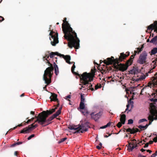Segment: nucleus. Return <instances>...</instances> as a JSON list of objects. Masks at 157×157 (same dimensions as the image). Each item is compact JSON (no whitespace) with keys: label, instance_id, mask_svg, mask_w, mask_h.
I'll return each mask as SVG.
<instances>
[{"label":"nucleus","instance_id":"nucleus-1","mask_svg":"<svg viewBox=\"0 0 157 157\" xmlns=\"http://www.w3.org/2000/svg\"><path fill=\"white\" fill-rule=\"evenodd\" d=\"M56 55L59 56L60 57H62L65 59L67 63H69V55L65 56L57 52H50L49 51L46 52L44 56L43 57V59L44 61L45 60L47 61L46 63H48V66L50 67L47 68L44 71L43 78L45 83L47 85L51 83V78L53 74L54 70L53 64L50 63L49 61L50 59H48L49 57L51 58H52L53 62H55H55L57 63V57H55Z\"/></svg>","mask_w":157,"mask_h":157},{"label":"nucleus","instance_id":"nucleus-2","mask_svg":"<svg viewBox=\"0 0 157 157\" xmlns=\"http://www.w3.org/2000/svg\"><path fill=\"white\" fill-rule=\"evenodd\" d=\"M56 108L52 109L51 110H47L46 111H44L39 114L38 116L36 117L37 118L35 122H37L38 123L41 125H46L50 124V122L56 118L59 114V111L56 112L52 116L47 119L48 116L54 112Z\"/></svg>","mask_w":157,"mask_h":157},{"label":"nucleus","instance_id":"nucleus-3","mask_svg":"<svg viewBox=\"0 0 157 157\" xmlns=\"http://www.w3.org/2000/svg\"><path fill=\"white\" fill-rule=\"evenodd\" d=\"M71 56H69V64H73V65L71 68V71L72 72L74 75L78 76L80 79V82L83 83L84 85L88 84L89 82H90L93 80V76L95 75V73L96 69L94 68V69H91V71L92 74L90 73H87L86 72L80 75L78 73L74 71L75 69V62H71Z\"/></svg>","mask_w":157,"mask_h":157},{"label":"nucleus","instance_id":"nucleus-4","mask_svg":"<svg viewBox=\"0 0 157 157\" xmlns=\"http://www.w3.org/2000/svg\"><path fill=\"white\" fill-rule=\"evenodd\" d=\"M80 40L77 37V34L69 25V48L74 47L76 49L79 48Z\"/></svg>","mask_w":157,"mask_h":157},{"label":"nucleus","instance_id":"nucleus-5","mask_svg":"<svg viewBox=\"0 0 157 157\" xmlns=\"http://www.w3.org/2000/svg\"><path fill=\"white\" fill-rule=\"evenodd\" d=\"M129 52H127L126 54L122 52L120 53V55L118 58L114 59L113 56H111V58H108L107 60H104L103 61L104 63L107 65L113 64L114 66L115 64H118L120 62L122 61L123 60L125 59L126 57L129 55Z\"/></svg>","mask_w":157,"mask_h":157},{"label":"nucleus","instance_id":"nucleus-6","mask_svg":"<svg viewBox=\"0 0 157 157\" xmlns=\"http://www.w3.org/2000/svg\"><path fill=\"white\" fill-rule=\"evenodd\" d=\"M89 127L87 124H82L81 125H78L77 126H69V129L71 130H74L75 131L74 132V133L80 132L82 133L87 131Z\"/></svg>","mask_w":157,"mask_h":157},{"label":"nucleus","instance_id":"nucleus-7","mask_svg":"<svg viewBox=\"0 0 157 157\" xmlns=\"http://www.w3.org/2000/svg\"><path fill=\"white\" fill-rule=\"evenodd\" d=\"M62 29L64 34V37L67 41V45L69 46V23L67 21V18L65 17L63 20Z\"/></svg>","mask_w":157,"mask_h":157},{"label":"nucleus","instance_id":"nucleus-8","mask_svg":"<svg viewBox=\"0 0 157 157\" xmlns=\"http://www.w3.org/2000/svg\"><path fill=\"white\" fill-rule=\"evenodd\" d=\"M49 35L51 44L53 46H55L59 43L58 33L52 30L51 31Z\"/></svg>","mask_w":157,"mask_h":157},{"label":"nucleus","instance_id":"nucleus-9","mask_svg":"<svg viewBox=\"0 0 157 157\" xmlns=\"http://www.w3.org/2000/svg\"><path fill=\"white\" fill-rule=\"evenodd\" d=\"M147 56V53L146 51H144L140 54L139 59L137 61V62L141 64L145 63L146 62V60Z\"/></svg>","mask_w":157,"mask_h":157},{"label":"nucleus","instance_id":"nucleus-10","mask_svg":"<svg viewBox=\"0 0 157 157\" xmlns=\"http://www.w3.org/2000/svg\"><path fill=\"white\" fill-rule=\"evenodd\" d=\"M117 65L115 64L114 66V68L115 69L116 71H118V70L124 72L126 71L128 67L125 64L119 63Z\"/></svg>","mask_w":157,"mask_h":157},{"label":"nucleus","instance_id":"nucleus-11","mask_svg":"<svg viewBox=\"0 0 157 157\" xmlns=\"http://www.w3.org/2000/svg\"><path fill=\"white\" fill-rule=\"evenodd\" d=\"M152 82H149L148 84L144 87L141 90V92H142L143 90L145 89H146L147 87H149L151 88V86H155V85H157V78H156L153 77V78L151 79Z\"/></svg>","mask_w":157,"mask_h":157},{"label":"nucleus","instance_id":"nucleus-12","mask_svg":"<svg viewBox=\"0 0 157 157\" xmlns=\"http://www.w3.org/2000/svg\"><path fill=\"white\" fill-rule=\"evenodd\" d=\"M147 30H154V32L157 33V21H154L153 23L148 26L147 28Z\"/></svg>","mask_w":157,"mask_h":157},{"label":"nucleus","instance_id":"nucleus-13","mask_svg":"<svg viewBox=\"0 0 157 157\" xmlns=\"http://www.w3.org/2000/svg\"><path fill=\"white\" fill-rule=\"evenodd\" d=\"M150 113L151 114H155L157 113V111L155 109V106L153 103L150 104Z\"/></svg>","mask_w":157,"mask_h":157},{"label":"nucleus","instance_id":"nucleus-14","mask_svg":"<svg viewBox=\"0 0 157 157\" xmlns=\"http://www.w3.org/2000/svg\"><path fill=\"white\" fill-rule=\"evenodd\" d=\"M102 114V112H100L95 114H94V113H92L91 115L92 117L95 121H97L100 118Z\"/></svg>","mask_w":157,"mask_h":157},{"label":"nucleus","instance_id":"nucleus-15","mask_svg":"<svg viewBox=\"0 0 157 157\" xmlns=\"http://www.w3.org/2000/svg\"><path fill=\"white\" fill-rule=\"evenodd\" d=\"M126 131L128 132H130L131 134H134L139 131V129L137 128H133L132 129L129 128L126 130Z\"/></svg>","mask_w":157,"mask_h":157},{"label":"nucleus","instance_id":"nucleus-16","mask_svg":"<svg viewBox=\"0 0 157 157\" xmlns=\"http://www.w3.org/2000/svg\"><path fill=\"white\" fill-rule=\"evenodd\" d=\"M51 93L52 95L50 97L51 101H54L58 102V100L57 98V95L55 93Z\"/></svg>","mask_w":157,"mask_h":157},{"label":"nucleus","instance_id":"nucleus-17","mask_svg":"<svg viewBox=\"0 0 157 157\" xmlns=\"http://www.w3.org/2000/svg\"><path fill=\"white\" fill-rule=\"evenodd\" d=\"M151 114V115L149 116L148 117V119L149 121H151V120L152 121V120H153V121L154 120H157V113L155 114Z\"/></svg>","mask_w":157,"mask_h":157},{"label":"nucleus","instance_id":"nucleus-18","mask_svg":"<svg viewBox=\"0 0 157 157\" xmlns=\"http://www.w3.org/2000/svg\"><path fill=\"white\" fill-rule=\"evenodd\" d=\"M53 68L54 69L55 73L56 75H57L59 73V68L58 66L56 64V62H53Z\"/></svg>","mask_w":157,"mask_h":157},{"label":"nucleus","instance_id":"nucleus-19","mask_svg":"<svg viewBox=\"0 0 157 157\" xmlns=\"http://www.w3.org/2000/svg\"><path fill=\"white\" fill-rule=\"evenodd\" d=\"M126 115L124 114H123L121 115L120 121L122 122V124H124L126 121Z\"/></svg>","mask_w":157,"mask_h":157},{"label":"nucleus","instance_id":"nucleus-20","mask_svg":"<svg viewBox=\"0 0 157 157\" xmlns=\"http://www.w3.org/2000/svg\"><path fill=\"white\" fill-rule=\"evenodd\" d=\"M141 143H142V141H140L139 143L136 144L132 145V147H130V148L128 149V150L129 151H132L134 148L138 146V144L140 145V144Z\"/></svg>","mask_w":157,"mask_h":157},{"label":"nucleus","instance_id":"nucleus-21","mask_svg":"<svg viewBox=\"0 0 157 157\" xmlns=\"http://www.w3.org/2000/svg\"><path fill=\"white\" fill-rule=\"evenodd\" d=\"M30 129L29 127H26L23 128L21 131L20 133H28L30 132Z\"/></svg>","mask_w":157,"mask_h":157},{"label":"nucleus","instance_id":"nucleus-22","mask_svg":"<svg viewBox=\"0 0 157 157\" xmlns=\"http://www.w3.org/2000/svg\"><path fill=\"white\" fill-rule=\"evenodd\" d=\"M157 53V48L155 47L154 48L152 49L151 52H150V54L152 56V55H154Z\"/></svg>","mask_w":157,"mask_h":157},{"label":"nucleus","instance_id":"nucleus-23","mask_svg":"<svg viewBox=\"0 0 157 157\" xmlns=\"http://www.w3.org/2000/svg\"><path fill=\"white\" fill-rule=\"evenodd\" d=\"M82 83L83 84V83ZM86 85H87L86 86H88V87L89 88L90 90H91L92 91L94 90V88L92 87L93 86L92 84H89V83L88 84H86ZM82 85H83L82 86H81L82 87L85 88V86H86V85H84L83 84H82Z\"/></svg>","mask_w":157,"mask_h":157},{"label":"nucleus","instance_id":"nucleus-24","mask_svg":"<svg viewBox=\"0 0 157 157\" xmlns=\"http://www.w3.org/2000/svg\"><path fill=\"white\" fill-rule=\"evenodd\" d=\"M150 42L156 44L157 43V36L153 38L150 41Z\"/></svg>","mask_w":157,"mask_h":157},{"label":"nucleus","instance_id":"nucleus-25","mask_svg":"<svg viewBox=\"0 0 157 157\" xmlns=\"http://www.w3.org/2000/svg\"><path fill=\"white\" fill-rule=\"evenodd\" d=\"M82 113H83L84 115H86L88 113V111L86 109H82V111H81Z\"/></svg>","mask_w":157,"mask_h":157},{"label":"nucleus","instance_id":"nucleus-26","mask_svg":"<svg viewBox=\"0 0 157 157\" xmlns=\"http://www.w3.org/2000/svg\"><path fill=\"white\" fill-rule=\"evenodd\" d=\"M84 94H81V101L80 102L84 103L85 102V98L84 96Z\"/></svg>","mask_w":157,"mask_h":157},{"label":"nucleus","instance_id":"nucleus-27","mask_svg":"<svg viewBox=\"0 0 157 157\" xmlns=\"http://www.w3.org/2000/svg\"><path fill=\"white\" fill-rule=\"evenodd\" d=\"M79 108L81 109H83L85 108V105L84 103L80 102Z\"/></svg>","mask_w":157,"mask_h":157},{"label":"nucleus","instance_id":"nucleus-28","mask_svg":"<svg viewBox=\"0 0 157 157\" xmlns=\"http://www.w3.org/2000/svg\"><path fill=\"white\" fill-rule=\"evenodd\" d=\"M132 63V62L128 59L126 62L125 64L128 67V66L131 65Z\"/></svg>","mask_w":157,"mask_h":157},{"label":"nucleus","instance_id":"nucleus-29","mask_svg":"<svg viewBox=\"0 0 157 157\" xmlns=\"http://www.w3.org/2000/svg\"><path fill=\"white\" fill-rule=\"evenodd\" d=\"M144 47V44H143L140 48H136V49H137V51H138V54L141 51L143 50V49Z\"/></svg>","mask_w":157,"mask_h":157},{"label":"nucleus","instance_id":"nucleus-30","mask_svg":"<svg viewBox=\"0 0 157 157\" xmlns=\"http://www.w3.org/2000/svg\"><path fill=\"white\" fill-rule=\"evenodd\" d=\"M101 84H100L99 85L98 84L96 85L95 86V90H97L99 88H101Z\"/></svg>","mask_w":157,"mask_h":157},{"label":"nucleus","instance_id":"nucleus-31","mask_svg":"<svg viewBox=\"0 0 157 157\" xmlns=\"http://www.w3.org/2000/svg\"><path fill=\"white\" fill-rule=\"evenodd\" d=\"M67 139V138L65 137L61 139L59 141H58V143H60L63 142L65 140H66Z\"/></svg>","mask_w":157,"mask_h":157},{"label":"nucleus","instance_id":"nucleus-32","mask_svg":"<svg viewBox=\"0 0 157 157\" xmlns=\"http://www.w3.org/2000/svg\"><path fill=\"white\" fill-rule=\"evenodd\" d=\"M136 70L135 69H133L131 70L130 73L131 74H135L136 73Z\"/></svg>","mask_w":157,"mask_h":157},{"label":"nucleus","instance_id":"nucleus-33","mask_svg":"<svg viewBox=\"0 0 157 157\" xmlns=\"http://www.w3.org/2000/svg\"><path fill=\"white\" fill-rule=\"evenodd\" d=\"M128 149H129L130 148V147H132L131 145H134V143H131L129 141H128Z\"/></svg>","mask_w":157,"mask_h":157},{"label":"nucleus","instance_id":"nucleus-34","mask_svg":"<svg viewBox=\"0 0 157 157\" xmlns=\"http://www.w3.org/2000/svg\"><path fill=\"white\" fill-rule=\"evenodd\" d=\"M122 122H121L120 121L119 122L117 123V126L118 128H120L122 126Z\"/></svg>","mask_w":157,"mask_h":157},{"label":"nucleus","instance_id":"nucleus-35","mask_svg":"<svg viewBox=\"0 0 157 157\" xmlns=\"http://www.w3.org/2000/svg\"><path fill=\"white\" fill-rule=\"evenodd\" d=\"M147 120L145 119H140L139 121V123H140L144 121H147Z\"/></svg>","mask_w":157,"mask_h":157},{"label":"nucleus","instance_id":"nucleus-36","mask_svg":"<svg viewBox=\"0 0 157 157\" xmlns=\"http://www.w3.org/2000/svg\"><path fill=\"white\" fill-rule=\"evenodd\" d=\"M133 120L132 119H130L128 120V124H132L133 123Z\"/></svg>","mask_w":157,"mask_h":157},{"label":"nucleus","instance_id":"nucleus-37","mask_svg":"<svg viewBox=\"0 0 157 157\" xmlns=\"http://www.w3.org/2000/svg\"><path fill=\"white\" fill-rule=\"evenodd\" d=\"M138 128H140V129H143V130H144V129H145V127L144 126H142L141 125H140L138 126Z\"/></svg>","mask_w":157,"mask_h":157},{"label":"nucleus","instance_id":"nucleus-38","mask_svg":"<svg viewBox=\"0 0 157 157\" xmlns=\"http://www.w3.org/2000/svg\"><path fill=\"white\" fill-rule=\"evenodd\" d=\"M31 126H29L28 127L29 128V129L30 130H31L33 129H34V127H33V126H34V124H31Z\"/></svg>","mask_w":157,"mask_h":157},{"label":"nucleus","instance_id":"nucleus-39","mask_svg":"<svg viewBox=\"0 0 157 157\" xmlns=\"http://www.w3.org/2000/svg\"><path fill=\"white\" fill-rule=\"evenodd\" d=\"M34 136H35L34 134H32L27 139L28 140H30L32 138L34 137Z\"/></svg>","mask_w":157,"mask_h":157},{"label":"nucleus","instance_id":"nucleus-40","mask_svg":"<svg viewBox=\"0 0 157 157\" xmlns=\"http://www.w3.org/2000/svg\"><path fill=\"white\" fill-rule=\"evenodd\" d=\"M34 118H32L31 119H29L26 122V123L27 124H28L29 122H31V121H33V120L34 119Z\"/></svg>","mask_w":157,"mask_h":157},{"label":"nucleus","instance_id":"nucleus-41","mask_svg":"<svg viewBox=\"0 0 157 157\" xmlns=\"http://www.w3.org/2000/svg\"><path fill=\"white\" fill-rule=\"evenodd\" d=\"M156 66V63L155 64L153 63V64L151 66V68L153 70L155 68Z\"/></svg>","mask_w":157,"mask_h":157},{"label":"nucleus","instance_id":"nucleus-42","mask_svg":"<svg viewBox=\"0 0 157 157\" xmlns=\"http://www.w3.org/2000/svg\"><path fill=\"white\" fill-rule=\"evenodd\" d=\"M153 71V70L152 68H151V69L148 72V73H146V74L147 75V76L148 75V73H151Z\"/></svg>","mask_w":157,"mask_h":157},{"label":"nucleus","instance_id":"nucleus-43","mask_svg":"<svg viewBox=\"0 0 157 157\" xmlns=\"http://www.w3.org/2000/svg\"><path fill=\"white\" fill-rule=\"evenodd\" d=\"M156 62H157V57L156 58H155V60L153 61L152 63H154V64H155L156 63Z\"/></svg>","mask_w":157,"mask_h":157},{"label":"nucleus","instance_id":"nucleus-44","mask_svg":"<svg viewBox=\"0 0 157 157\" xmlns=\"http://www.w3.org/2000/svg\"><path fill=\"white\" fill-rule=\"evenodd\" d=\"M131 141H133V142H132V143H134V144H136V140L135 139H132L131 140Z\"/></svg>","mask_w":157,"mask_h":157},{"label":"nucleus","instance_id":"nucleus-45","mask_svg":"<svg viewBox=\"0 0 157 157\" xmlns=\"http://www.w3.org/2000/svg\"><path fill=\"white\" fill-rule=\"evenodd\" d=\"M137 157H146V156L142 155L140 153H139Z\"/></svg>","mask_w":157,"mask_h":157},{"label":"nucleus","instance_id":"nucleus-46","mask_svg":"<svg viewBox=\"0 0 157 157\" xmlns=\"http://www.w3.org/2000/svg\"><path fill=\"white\" fill-rule=\"evenodd\" d=\"M112 123V122H109V123H108L106 125L107 127H108L110 126V125Z\"/></svg>","mask_w":157,"mask_h":157},{"label":"nucleus","instance_id":"nucleus-47","mask_svg":"<svg viewBox=\"0 0 157 157\" xmlns=\"http://www.w3.org/2000/svg\"><path fill=\"white\" fill-rule=\"evenodd\" d=\"M153 140L155 142H157V136L154 138L153 139Z\"/></svg>","mask_w":157,"mask_h":157},{"label":"nucleus","instance_id":"nucleus-48","mask_svg":"<svg viewBox=\"0 0 157 157\" xmlns=\"http://www.w3.org/2000/svg\"><path fill=\"white\" fill-rule=\"evenodd\" d=\"M4 20V19L3 17L0 16V21H3Z\"/></svg>","mask_w":157,"mask_h":157},{"label":"nucleus","instance_id":"nucleus-49","mask_svg":"<svg viewBox=\"0 0 157 157\" xmlns=\"http://www.w3.org/2000/svg\"><path fill=\"white\" fill-rule=\"evenodd\" d=\"M148 144H149V143H146L145 144V145L144 146V148H146V147H147L148 146Z\"/></svg>","mask_w":157,"mask_h":157},{"label":"nucleus","instance_id":"nucleus-50","mask_svg":"<svg viewBox=\"0 0 157 157\" xmlns=\"http://www.w3.org/2000/svg\"><path fill=\"white\" fill-rule=\"evenodd\" d=\"M107 127L106 125H105L104 126H102L101 127H100V128L101 129H104V128H106Z\"/></svg>","mask_w":157,"mask_h":157},{"label":"nucleus","instance_id":"nucleus-51","mask_svg":"<svg viewBox=\"0 0 157 157\" xmlns=\"http://www.w3.org/2000/svg\"><path fill=\"white\" fill-rule=\"evenodd\" d=\"M156 155V153H154L151 156V157H155Z\"/></svg>","mask_w":157,"mask_h":157},{"label":"nucleus","instance_id":"nucleus-52","mask_svg":"<svg viewBox=\"0 0 157 157\" xmlns=\"http://www.w3.org/2000/svg\"><path fill=\"white\" fill-rule=\"evenodd\" d=\"M64 98L66 100L69 101V95L66 96L65 97H64Z\"/></svg>","mask_w":157,"mask_h":157},{"label":"nucleus","instance_id":"nucleus-53","mask_svg":"<svg viewBox=\"0 0 157 157\" xmlns=\"http://www.w3.org/2000/svg\"><path fill=\"white\" fill-rule=\"evenodd\" d=\"M22 143V142H18L16 143V144H17V145H19L21 144Z\"/></svg>","mask_w":157,"mask_h":157},{"label":"nucleus","instance_id":"nucleus-54","mask_svg":"<svg viewBox=\"0 0 157 157\" xmlns=\"http://www.w3.org/2000/svg\"><path fill=\"white\" fill-rule=\"evenodd\" d=\"M17 126H16L15 127L13 128H11V129H10V130H11H11H14V129H15L16 128H17Z\"/></svg>","mask_w":157,"mask_h":157},{"label":"nucleus","instance_id":"nucleus-55","mask_svg":"<svg viewBox=\"0 0 157 157\" xmlns=\"http://www.w3.org/2000/svg\"><path fill=\"white\" fill-rule=\"evenodd\" d=\"M96 147L97 149H98V150H100L101 149V147L100 146H97Z\"/></svg>","mask_w":157,"mask_h":157},{"label":"nucleus","instance_id":"nucleus-56","mask_svg":"<svg viewBox=\"0 0 157 157\" xmlns=\"http://www.w3.org/2000/svg\"><path fill=\"white\" fill-rule=\"evenodd\" d=\"M16 145H17V144H16V143H14V144H12L11 146L10 147H14Z\"/></svg>","mask_w":157,"mask_h":157},{"label":"nucleus","instance_id":"nucleus-57","mask_svg":"<svg viewBox=\"0 0 157 157\" xmlns=\"http://www.w3.org/2000/svg\"><path fill=\"white\" fill-rule=\"evenodd\" d=\"M153 142H154L153 140V141L150 140L148 143H149V144H153Z\"/></svg>","mask_w":157,"mask_h":157},{"label":"nucleus","instance_id":"nucleus-58","mask_svg":"<svg viewBox=\"0 0 157 157\" xmlns=\"http://www.w3.org/2000/svg\"><path fill=\"white\" fill-rule=\"evenodd\" d=\"M62 109V107H60V108H59V110H58L57 111V112H58L59 110H60V111H59V112H60V113H59V114H60L61 113V110Z\"/></svg>","mask_w":157,"mask_h":157},{"label":"nucleus","instance_id":"nucleus-59","mask_svg":"<svg viewBox=\"0 0 157 157\" xmlns=\"http://www.w3.org/2000/svg\"><path fill=\"white\" fill-rule=\"evenodd\" d=\"M57 102V104L56 105V107L55 108H56V109H57V108L58 107L59 105V101L58 100V102Z\"/></svg>","mask_w":157,"mask_h":157},{"label":"nucleus","instance_id":"nucleus-60","mask_svg":"<svg viewBox=\"0 0 157 157\" xmlns=\"http://www.w3.org/2000/svg\"><path fill=\"white\" fill-rule=\"evenodd\" d=\"M134 54L135 55V56H136V53H138V51L137 50H135V51H134Z\"/></svg>","mask_w":157,"mask_h":157},{"label":"nucleus","instance_id":"nucleus-61","mask_svg":"<svg viewBox=\"0 0 157 157\" xmlns=\"http://www.w3.org/2000/svg\"><path fill=\"white\" fill-rule=\"evenodd\" d=\"M148 126H149V124H147L146 125L144 126V127H145V129H146L147 128V127H148Z\"/></svg>","mask_w":157,"mask_h":157},{"label":"nucleus","instance_id":"nucleus-62","mask_svg":"<svg viewBox=\"0 0 157 157\" xmlns=\"http://www.w3.org/2000/svg\"><path fill=\"white\" fill-rule=\"evenodd\" d=\"M155 99H154L153 98H152L150 99V100L152 102H154Z\"/></svg>","mask_w":157,"mask_h":157},{"label":"nucleus","instance_id":"nucleus-63","mask_svg":"<svg viewBox=\"0 0 157 157\" xmlns=\"http://www.w3.org/2000/svg\"><path fill=\"white\" fill-rule=\"evenodd\" d=\"M30 114L32 115H34L35 114V112L31 111L30 112Z\"/></svg>","mask_w":157,"mask_h":157},{"label":"nucleus","instance_id":"nucleus-64","mask_svg":"<svg viewBox=\"0 0 157 157\" xmlns=\"http://www.w3.org/2000/svg\"><path fill=\"white\" fill-rule=\"evenodd\" d=\"M147 151L149 152L150 153H151L152 152L151 150L149 149L147 150Z\"/></svg>","mask_w":157,"mask_h":157}]
</instances>
